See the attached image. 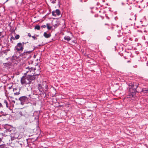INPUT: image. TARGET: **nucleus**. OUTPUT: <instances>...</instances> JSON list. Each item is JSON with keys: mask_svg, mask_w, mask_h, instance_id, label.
<instances>
[{"mask_svg": "<svg viewBox=\"0 0 148 148\" xmlns=\"http://www.w3.org/2000/svg\"><path fill=\"white\" fill-rule=\"evenodd\" d=\"M28 36L29 37H32V36H31V35L30 33H29L28 34Z\"/></svg>", "mask_w": 148, "mask_h": 148, "instance_id": "31", "label": "nucleus"}, {"mask_svg": "<svg viewBox=\"0 0 148 148\" xmlns=\"http://www.w3.org/2000/svg\"><path fill=\"white\" fill-rule=\"evenodd\" d=\"M128 86L129 90L130 92L129 94V97H134L135 96V92H139V87H138V85L137 84H129Z\"/></svg>", "mask_w": 148, "mask_h": 148, "instance_id": "2", "label": "nucleus"}, {"mask_svg": "<svg viewBox=\"0 0 148 148\" xmlns=\"http://www.w3.org/2000/svg\"><path fill=\"white\" fill-rule=\"evenodd\" d=\"M15 39V38L13 36H12L11 37V38H10V40H11V41H12V40H14Z\"/></svg>", "mask_w": 148, "mask_h": 148, "instance_id": "27", "label": "nucleus"}, {"mask_svg": "<svg viewBox=\"0 0 148 148\" xmlns=\"http://www.w3.org/2000/svg\"><path fill=\"white\" fill-rule=\"evenodd\" d=\"M32 48L31 50H29V51H27L26 50H25L24 51V52L21 53V56H22L23 58H27V56L28 55L29 56H30V54L33 51H34L35 49V48H34L33 46H31L30 47V48ZM29 57L27 58H29Z\"/></svg>", "mask_w": 148, "mask_h": 148, "instance_id": "3", "label": "nucleus"}, {"mask_svg": "<svg viewBox=\"0 0 148 148\" xmlns=\"http://www.w3.org/2000/svg\"><path fill=\"white\" fill-rule=\"evenodd\" d=\"M1 112V113H3V112Z\"/></svg>", "mask_w": 148, "mask_h": 148, "instance_id": "50", "label": "nucleus"}, {"mask_svg": "<svg viewBox=\"0 0 148 148\" xmlns=\"http://www.w3.org/2000/svg\"><path fill=\"white\" fill-rule=\"evenodd\" d=\"M25 125H27V123L26 122H25Z\"/></svg>", "mask_w": 148, "mask_h": 148, "instance_id": "45", "label": "nucleus"}, {"mask_svg": "<svg viewBox=\"0 0 148 148\" xmlns=\"http://www.w3.org/2000/svg\"><path fill=\"white\" fill-rule=\"evenodd\" d=\"M57 0H51V3L53 4H54L56 3V1Z\"/></svg>", "mask_w": 148, "mask_h": 148, "instance_id": "26", "label": "nucleus"}, {"mask_svg": "<svg viewBox=\"0 0 148 148\" xmlns=\"http://www.w3.org/2000/svg\"><path fill=\"white\" fill-rule=\"evenodd\" d=\"M10 25V24H9V26H10V25ZM10 26V27H11V26Z\"/></svg>", "mask_w": 148, "mask_h": 148, "instance_id": "51", "label": "nucleus"}, {"mask_svg": "<svg viewBox=\"0 0 148 148\" xmlns=\"http://www.w3.org/2000/svg\"><path fill=\"white\" fill-rule=\"evenodd\" d=\"M38 88L39 91H42L44 90L45 89H44V87H42L41 85V84H39L38 86Z\"/></svg>", "mask_w": 148, "mask_h": 148, "instance_id": "13", "label": "nucleus"}, {"mask_svg": "<svg viewBox=\"0 0 148 148\" xmlns=\"http://www.w3.org/2000/svg\"><path fill=\"white\" fill-rule=\"evenodd\" d=\"M12 62H10L8 63H3V65L4 66L8 67V66L11 65Z\"/></svg>", "mask_w": 148, "mask_h": 148, "instance_id": "15", "label": "nucleus"}, {"mask_svg": "<svg viewBox=\"0 0 148 148\" xmlns=\"http://www.w3.org/2000/svg\"><path fill=\"white\" fill-rule=\"evenodd\" d=\"M53 26L55 27H56L58 26V25L57 24H55L53 25Z\"/></svg>", "mask_w": 148, "mask_h": 148, "instance_id": "30", "label": "nucleus"}, {"mask_svg": "<svg viewBox=\"0 0 148 148\" xmlns=\"http://www.w3.org/2000/svg\"><path fill=\"white\" fill-rule=\"evenodd\" d=\"M146 91H148V90H146Z\"/></svg>", "mask_w": 148, "mask_h": 148, "instance_id": "52", "label": "nucleus"}, {"mask_svg": "<svg viewBox=\"0 0 148 148\" xmlns=\"http://www.w3.org/2000/svg\"><path fill=\"white\" fill-rule=\"evenodd\" d=\"M2 55V52L0 51V57Z\"/></svg>", "mask_w": 148, "mask_h": 148, "instance_id": "35", "label": "nucleus"}, {"mask_svg": "<svg viewBox=\"0 0 148 148\" xmlns=\"http://www.w3.org/2000/svg\"><path fill=\"white\" fill-rule=\"evenodd\" d=\"M12 101L14 103H15V101L14 100H12Z\"/></svg>", "mask_w": 148, "mask_h": 148, "instance_id": "39", "label": "nucleus"}, {"mask_svg": "<svg viewBox=\"0 0 148 148\" xmlns=\"http://www.w3.org/2000/svg\"><path fill=\"white\" fill-rule=\"evenodd\" d=\"M4 37V36H2V37H3H3Z\"/></svg>", "mask_w": 148, "mask_h": 148, "instance_id": "47", "label": "nucleus"}, {"mask_svg": "<svg viewBox=\"0 0 148 148\" xmlns=\"http://www.w3.org/2000/svg\"><path fill=\"white\" fill-rule=\"evenodd\" d=\"M40 74L39 73L38 74H28L27 76L29 78V80L30 82V83L35 80L36 77L35 76H38Z\"/></svg>", "mask_w": 148, "mask_h": 148, "instance_id": "8", "label": "nucleus"}, {"mask_svg": "<svg viewBox=\"0 0 148 148\" xmlns=\"http://www.w3.org/2000/svg\"><path fill=\"white\" fill-rule=\"evenodd\" d=\"M12 86H11L9 87H8V89H11L12 88Z\"/></svg>", "mask_w": 148, "mask_h": 148, "instance_id": "36", "label": "nucleus"}, {"mask_svg": "<svg viewBox=\"0 0 148 148\" xmlns=\"http://www.w3.org/2000/svg\"><path fill=\"white\" fill-rule=\"evenodd\" d=\"M24 47L23 45L21 42H19L17 44V45L14 48V49L17 51H23V50Z\"/></svg>", "mask_w": 148, "mask_h": 148, "instance_id": "6", "label": "nucleus"}, {"mask_svg": "<svg viewBox=\"0 0 148 148\" xmlns=\"http://www.w3.org/2000/svg\"><path fill=\"white\" fill-rule=\"evenodd\" d=\"M64 39L65 40H67L68 41H69L71 40V38H70V37L69 36H64Z\"/></svg>", "mask_w": 148, "mask_h": 148, "instance_id": "16", "label": "nucleus"}, {"mask_svg": "<svg viewBox=\"0 0 148 148\" xmlns=\"http://www.w3.org/2000/svg\"><path fill=\"white\" fill-rule=\"evenodd\" d=\"M2 34V32H0V36H1Z\"/></svg>", "mask_w": 148, "mask_h": 148, "instance_id": "42", "label": "nucleus"}, {"mask_svg": "<svg viewBox=\"0 0 148 148\" xmlns=\"http://www.w3.org/2000/svg\"><path fill=\"white\" fill-rule=\"evenodd\" d=\"M4 128L5 129L4 131V135L6 136L10 135L12 140L17 139L18 137V134L15 132V130L12 126L8 124H5L4 125Z\"/></svg>", "mask_w": 148, "mask_h": 148, "instance_id": "1", "label": "nucleus"}, {"mask_svg": "<svg viewBox=\"0 0 148 148\" xmlns=\"http://www.w3.org/2000/svg\"><path fill=\"white\" fill-rule=\"evenodd\" d=\"M56 14L58 16H59L61 12L60 11L59 9H56L55 11Z\"/></svg>", "mask_w": 148, "mask_h": 148, "instance_id": "18", "label": "nucleus"}, {"mask_svg": "<svg viewBox=\"0 0 148 148\" xmlns=\"http://www.w3.org/2000/svg\"><path fill=\"white\" fill-rule=\"evenodd\" d=\"M18 100L20 101V104L22 105H23L28 100L27 97L25 96H23L20 97Z\"/></svg>", "mask_w": 148, "mask_h": 148, "instance_id": "9", "label": "nucleus"}, {"mask_svg": "<svg viewBox=\"0 0 148 148\" xmlns=\"http://www.w3.org/2000/svg\"><path fill=\"white\" fill-rule=\"evenodd\" d=\"M116 34L118 37H120L122 36L123 33L121 32L120 30H119L118 31L117 33H116Z\"/></svg>", "mask_w": 148, "mask_h": 148, "instance_id": "14", "label": "nucleus"}, {"mask_svg": "<svg viewBox=\"0 0 148 148\" xmlns=\"http://www.w3.org/2000/svg\"><path fill=\"white\" fill-rule=\"evenodd\" d=\"M35 29H37L38 30H39L40 29V26L39 25H36L35 27Z\"/></svg>", "mask_w": 148, "mask_h": 148, "instance_id": "21", "label": "nucleus"}, {"mask_svg": "<svg viewBox=\"0 0 148 148\" xmlns=\"http://www.w3.org/2000/svg\"><path fill=\"white\" fill-rule=\"evenodd\" d=\"M20 37V36L19 35L17 34L16 36H15V38L17 40Z\"/></svg>", "mask_w": 148, "mask_h": 148, "instance_id": "24", "label": "nucleus"}, {"mask_svg": "<svg viewBox=\"0 0 148 148\" xmlns=\"http://www.w3.org/2000/svg\"><path fill=\"white\" fill-rule=\"evenodd\" d=\"M21 83H30L27 75V76H23L21 78Z\"/></svg>", "mask_w": 148, "mask_h": 148, "instance_id": "7", "label": "nucleus"}, {"mask_svg": "<svg viewBox=\"0 0 148 148\" xmlns=\"http://www.w3.org/2000/svg\"><path fill=\"white\" fill-rule=\"evenodd\" d=\"M26 72L24 73V75H26L27 74H35V73H34V71L36 70L35 69L33 68L32 67H30L29 66L26 67Z\"/></svg>", "mask_w": 148, "mask_h": 148, "instance_id": "4", "label": "nucleus"}, {"mask_svg": "<svg viewBox=\"0 0 148 148\" xmlns=\"http://www.w3.org/2000/svg\"><path fill=\"white\" fill-rule=\"evenodd\" d=\"M3 53L5 54V55H7V52L6 51H4L3 52Z\"/></svg>", "mask_w": 148, "mask_h": 148, "instance_id": "37", "label": "nucleus"}, {"mask_svg": "<svg viewBox=\"0 0 148 148\" xmlns=\"http://www.w3.org/2000/svg\"><path fill=\"white\" fill-rule=\"evenodd\" d=\"M2 139H3L2 137L1 138H0V144L1 143V142L2 141Z\"/></svg>", "mask_w": 148, "mask_h": 148, "instance_id": "34", "label": "nucleus"}, {"mask_svg": "<svg viewBox=\"0 0 148 148\" xmlns=\"http://www.w3.org/2000/svg\"><path fill=\"white\" fill-rule=\"evenodd\" d=\"M21 90V88L20 87H19L18 88V92H15L14 93V94L15 95H18L20 94V93L19 92Z\"/></svg>", "mask_w": 148, "mask_h": 148, "instance_id": "17", "label": "nucleus"}, {"mask_svg": "<svg viewBox=\"0 0 148 148\" xmlns=\"http://www.w3.org/2000/svg\"><path fill=\"white\" fill-rule=\"evenodd\" d=\"M43 36L46 38H50L51 35L50 34H47L46 32H45L43 34Z\"/></svg>", "mask_w": 148, "mask_h": 148, "instance_id": "12", "label": "nucleus"}, {"mask_svg": "<svg viewBox=\"0 0 148 148\" xmlns=\"http://www.w3.org/2000/svg\"><path fill=\"white\" fill-rule=\"evenodd\" d=\"M28 43V42H23L21 43L22 44V45H23V47H24V44H26L27 43Z\"/></svg>", "mask_w": 148, "mask_h": 148, "instance_id": "25", "label": "nucleus"}, {"mask_svg": "<svg viewBox=\"0 0 148 148\" xmlns=\"http://www.w3.org/2000/svg\"><path fill=\"white\" fill-rule=\"evenodd\" d=\"M49 25L50 24L49 23H47L46 24L47 28L49 30L51 29L52 28V27L51 26H50Z\"/></svg>", "mask_w": 148, "mask_h": 148, "instance_id": "20", "label": "nucleus"}, {"mask_svg": "<svg viewBox=\"0 0 148 148\" xmlns=\"http://www.w3.org/2000/svg\"><path fill=\"white\" fill-rule=\"evenodd\" d=\"M3 106L0 103V107H2Z\"/></svg>", "mask_w": 148, "mask_h": 148, "instance_id": "38", "label": "nucleus"}, {"mask_svg": "<svg viewBox=\"0 0 148 148\" xmlns=\"http://www.w3.org/2000/svg\"><path fill=\"white\" fill-rule=\"evenodd\" d=\"M2 136H3V134L2 133Z\"/></svg>", "mask_w": 148, "mask_h": 148, "instance_id": "49", "label": "nucleus"}, {"mask_svg": "<svg viewBox=\"0 0 148 148\" xmlns=\"http://www.w3.org/2000/svg\"><path fill=\"white\" fill-rule=\"evenodd\" d=\"M17 57L16 56H13L10 58V60L12 62H13L17 59Z\"/></svg>", "mask_w": 148, "mask_h": 148, "instance_id": "11", "label": "nucleus"}, {"mask_svg": "<svg viewBox=\"0 0 148 148\" xmlns=\"http://www.w3.org/2000/svg\"><path fill=\"white\" fill-rule=\"evenodd\" d=\"M38 46H41V45H39Z\"/></svg>", "mask_w": 148, "mask_h": 148, "instance_id": "48", "label": "nucleus"}, {"mask_svg": "<svg viewBox=\"0 0 148 148\" xmlns=\"http://www.w3.org/2000/svg\"><path fill=\"white\" fill-rule=\"evenodd\" d=\"M4 104H5L6 106V107L7 108H9L10 106L9 105V104L7 101L6 100H4Z\"/></svg>", "mask_w": 148, "mask_h": 148, "instance_id": "19", "label": "nucleus"}, {"mask_svg": "<svg viewBox=\"0 0 148 148\" xmlns=\"http://www.w3.org/2000/svg\"><path fill=\"white\" fill-rule=\"evenodd\" d=\"M13 145V144L11 143L9 146H10V147L11 148L13 147V148H14V147H13L12 146V145Z\"/></svg>", "mask_w": 148, "mask_h": 148, "instance_id": "29", "label": "nucleus"}, {"mask_svg": "<svg viewBox=\"0 0 148 148\" xmlns=\"http://www.w3.org/2000/svg\"><path fill=\"white\" fill-rule=\"evenodd\" d=\"M3 115H4V116H5V115H7V114L6 113H5V114H3Z\"/></svg>", "mask_w": 148, "mask_h": 148, "instance_id": "44", "label": "nucleus"}, {"mask_svg": "<svg viewBox=\"0 0 148 148\" xmlns=\"http://www.w3.org/2000/svg\"><path fill=\"white\" fill-rule=\"evenodd\" d=\"M52 14L54 16H56V12L54 11L52 12Z\"/></svg>", "mask_w": 148, "mask_h": 148, "instance_id": "23", "label": "nucleus"}, {"mask_svg": "<svg viewBox=\"0 0 148 148\" xmlns=\"http://www.w3.org/2000/svg\"><path fill=\"white\" fill-rule=\"evenodd\" d=\"M19 114L22 116H23L26 119H28L30 116V115L26 110H22L19 112Z\"/></svg>", "mask_w": 148, "mask_h": 148, "instance_id": "5", "label": "nucleus"}, {"mask_svg": "<svg viewBox=\"0 0 148 148\" xmlns=\"http://www.w3.org/2000/svg\"><path fill=\"white\" fill-rule=\"evenodd\" d=\"M32 37L34 39V40H36L37 39L36 38V37L35 36V35L34 36H32Z\"/></svg>", "mask_w": 148, "mask_h": 148, "instance_id": "28", "label": "nucleus"}, {"mask_svg": "<svg viewBox=\"0 0 148 148\" xmlns=\"http://www.w3.org/2000/svg\"><path fill=\"white\" fill-rule=\"evenodd\" d=\"M128 19L130 21H134L136 19L135 16L134 14L128 16L127 17Z\"/></svg>", "mask_w": 148, "mask_h": 148, "instance_id": "10", "label": "nucleus"}, {"mask_svg": "<svg viewBox=\"0 0 148 148\" xmlns=\"http://www.w3.org/2000/svg\"><path fill=\"white\" fill-rule=\"evenodd\" d=\"M19 87H16L15 88H13V91L14 92H15L16 90H18V88Z\"/></svg>", "mask_w": 148, "mask_h": 148, "instance_id": "22", "label": "nucleus"}, {"mask_svg": "<svg viewBox=\"0 0 148 148\" xmlns=\"http://www.w3.org/2000/svg\"><path fill=\"white\" fill-rule=\"evenodd\" d=\"M133 67H134L135 68H136L137 67V65H135V66H134Z\"/></svg>", "mask_w": 148, "mask_h": 148, "instance_id": "41", "label": "nucleus"}, {"mask_svg": "<svg viewBox=\"0 0 148 148\" xmlns=\"http://www.w3.org/2000/svg\"><path fill=\"white\" fill-rule=\"evenodd\" d=\"M10 50L9 49H7V50H6L5 51H9Z\"/></svg>", "mask_w": 148, "mask_h": 148, "instance_id": "40", "label": "nucleus"}, {"mask_svg": "<svg viewBox=\"0 0 148 148\" xmlns=\"http://www.w3.org/2000/svg\"><path fill=\"white\" fill-rule=\"evenodd\" d=\"M105 25H108V24H106V23L105 24Z\"/></svg>", "mask_w": 148, "mask_h": 148, "instance_id": "46", "label": "nucleus"}, {"mask_svg": "<svg viewBox=\"0 0 148 148\" xmlns=\"http://www.w3.org/2000/svg\"><path fill=\"white\" fill-rule=\"evenodd\" d=\"M44 87V88H45V89H47L48 87V86L46 84V85H45V86Z\"/></svg>", "mask_w": 148, "mask_h": 148, "instance_id": "32", "label": "nucleus"}, {"mask_svg": "<svg viewBox=\"0 0 148 148\" xmlns=\"http://www.w3.org/2000/svg\"><path fill=\"white\" fill-rule=\"evenodd\" d=\"M16 99V100H17V99H16H16Z\"/></svg>", "mask_w": 148, "mask_h": 148, "instance_id": "53", "label": "nucleus"}, {"mask_svg": "<svg viewBox=\"0 0 148 148\" xmlns=\"http://www.w3.org/2000/svg\"><path fill=\"white\" fill-rule=\"evenodd\" d=\"M10 58L8 57V58H7L6 59L7 60H8Z\"/></svg>", "mask_w": 148, "mask_h": 148, "instance_id": "43", "label": "nucleus"}, {"mask_svg": "<svg viewBox=\"0 0 148 148\" xmlns=\"http://www.w3.org/2000/svg\"><path fill=\"white\" fill-rule=\"evenodd\" d=\"M41 27L43 28H45L46 27V25H42Z\"/></svg>", "mask_w": 148, "mask_h": 148, "instance_id": "33", "label": "nucleus"}]
</instances>
